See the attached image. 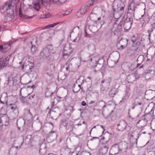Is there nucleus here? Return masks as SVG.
Instances as JSON below:
<instances>
[{"label": "nucleus", "mask_w": 155, "mask_h": 155, "mask_svg": "<svg viewBox=\"0 0 155 155\" xmlns=\"http://www.w3.org/2000/svg\"><path fill=\"white\" fill-rule=\"evenodd\" d=\"M111 79L110 78L104 79L101 81V90L103 91H106L108 90L110 86Z\"/></svg>", "instance_id": "nucleus-6"}, {"label": "nucleus", "mask_w": 155, "mask_h": 155, "mask_svg": "<svg viewBox=\"0 0 155 155\" xmlns=\"http://www.w3.org/2000/svg\"><path fill=\"white\" fill-rule=\"evenodd\" d=\"M57 136V134L56 132L54 131H52V130L49 133L48 135V137H55Z\"/></svg>", "instance_id": "nucleus-38"}, {"label": "nucleus", "mask_w": 155, "mask_h": 155, "mask_svg": "<svg viewBox=\"0 0 155 155\" xmlns=\"http://www.w3.org/2000/svg\"><path fill=\"white\" fill-rule=\"evenodd\" d=\"M28 104H31L35 102L37 100V97L35 94H28L27 97Z\"/></svg>", "instance_id": "nucleus-16"}, {"label": "nucleus", "mask_w": 155, "mask_h": 155, "mask_svg": "<svg viewBox=\"0 0 155 155\" xmlns=\"http://www.w3.org/2000/svg\"><path fill=\"white\" fill-rule=\"evenodd\" d=\"M117 47L118 50H121L125 48L126 47L118 43L117 44Z\"/></svg>", "instance_id": "nucleus-45"}, {"label": "nucleus", "mask_w": 155, "mask_h": 155, "mask_svg": "<svg viewBox=\"0 0 155 155\" xmlns=\"http://www.w3.org/2000/svg\"><path fill=\"white\" fill-rule=\"evenodd\" d=\"M60 23L59 22H57L54 23L52 24L48 25L49 28H52L57 25L59 24Z\"/></svg>", "instance_id": "nucleus-52"}, {"label": "nucleus", "mask_w": 155, "mask_h": 155, "mask_svg": "<svg viewBox=\"0 0 155 155\" xmlns=\"http://www.w3.org/2000/svg\"><path fill=\"white\" fill-rule=\"evenodd\" d=\"M97 103L94 101H91L90 102L87 103L86 106L88 107H91L95 106Z\"/></svg>", "instance_id": "nucleus-35"}, {"label": "nucleus", "mask_w": 155, "mask_h": 155, "mask_svg": "<svg viewBox=\"0 0 155 155\" xmlns=\"http://www.w3.org/2000/svg\"><path fill=\"white\" fill-rule=\"evenodd\" d=\"M65 0H49V1H51L52 2L56 4L58 1L60 3H63L64 2Z\"/></svg>", "instance_id": "nucleus-50"}, {"label": "nucleus", "mask_w": 155, "mask_h": 155, "mask_svg": "<svg viewBox=\"0 0 155 155\" xmlns=\"http://www.w3.org/2000/svg\"><path fill=\"white\" fill-rule=\"evenodd\" d=\"M90 6L88 5H85L84 6H82L77 14H78L80 13L81 15L84 14L87 12H89L90 10Z\"/></svg>", "instance_id": "nucleus-13"}, {"label": "nucleus", "mask_w": 155, "mask_h": 155, "mask_svg": "<svg viewBox=\"0 0 155 155\" xmlns=\"http://www.w3.org/2000/svg\"><path fill=\"white\" fill-rule=\"evenodd\" d=\"M0 126H6L9 124V118L6 115L4 114L0 115Z\"/></svg>", "instance_id": "nucleus-10"}, {"label": "nucleus", "mask_w": 155, "mask_h": 155, "mask_svg": "<svg viewBox=\"0 0 155 155\" xmlns=\"http://www.w3.org/2000/svg\"><path fill=\"white\" fill-rule=\"evenodd\" d=\"M141 21L143 22L142 26L143 25H146L147 23H148L149 20V18L148 15L144 13V14L141 16V17L140 18Z\"/></svg>", "instance_id": "nucleus-17"}, {"label": "nucleus", "mask_w": 155, "mask_h": 155, "mask_svg": "<svg viewBox=\"0 0 155 155\" xmlns=\"http://www.w3.org/2000/svg\"><path fill=\"white\" fill-rule=\"evenodd\" d=\"M73 50V49L70 45H66L64 46L63 51L71 54Z\"/></svg>", "instance_id": "nucleus-26"}, {"label": "nucleus", "mask_w": 155, "mask_h": 155, "mask_svg": "<svg viewBox=\"0 0 155 155\" xmlns=\"http://www.w3.org/2000/svg\"><path fill=\"white\" fill-rule=\"evenodd\" d=\"M77 36L76 38L74 39L73 42H78L80 40L82 35V31L79 28V27H77Z\"/></svg>", "instance_id": "nucleus-19"}, {"label": "nucleus", "mask_w": 155, "mask_h": 155, "mask_svg": "<svg viewBox=\"0 0 155 155\" xmlns=\"http://www.w3.org/2000/svg\"><path fill=\"white\" fill-rule=\"evenodd\" d=\"M40 18H46L45 15L44 14H41L40 16Z\"/></svg>", "instance_id": "nucleus-60"}, {"label": "nucleus", "mask_w": 155, "mask_h": 155, "mask_svg": "<svg viewBox=\"0 0 155 155\" xmlns=\"http://www.w3.org/2000/svg\"><path fill=\"white\" fill-rule=\"evenodd\" d=\"M135 102H136V105H140L142 104V103L141 102H138V101H134Z\"/></svg>", "instance_id": "nucleus-63"}, {"label": "nucleus", "mask_w": 155, "mask_h": 155, "mask_svg": "<svg viewBox=\"0 0 155 155\" xmlns=\"http://www.w3.org/2000/svg\"><path fill=\"white\" fill-rule=\"evenodd\" d=\"M130 89L129 88H128L127 89V90L125 91V94L124 96V98L125 99H127L129 98L130 95Z\"/></svg>", "instance_id": "nucleus-37"}, {"label": "nucleus", "mask_w": 155, "mask_h": 155, "mask_svg": "<svg viewBox=\"0 0 155 155\" xmlns=\"http://www.w3.org/2000/svg\"><path fill=\"white\" fill-rule=\"evenodd\" d=\"M70 55V54L66 53V52H64L63 51L61 58L62 59H66L69 57Z\"/></svg>", "instance_id": "nucleus-36"}, {"label": "nucleus", "mask_w": 155, "mask_h": 155, "mask_svg": "<svg viewBox=\"0 0 155 155\" xmlns=\"http://www.w3.org/2000/svg\"><path fill=\"white\" fill-rule=\"evenodd\" d=\"M132 109H134L135 106H137V105H136V102H134L132 104Z\"/></svg>", "instance_id": "nucleus-59"}, {"label": "nucleus", "mask_w": 155, "mask_h": 155, "mask_svg": "<svg viewBox=\"0 0 155 155\" xmlns=\"http://www.w3.org/2000/svg\"><path fill=\"white\" fill-rule=\"evenodd\" d=\"M140 64H137L136 63L131 64L129 66V69L131 71H132L135 68H138V66H140Z\"/></svg>", "instance_id": "nucleus-31"}, {"label": "nucleus", "mask_w": 155, "mask_h": 155, "mask_svg": "<svg viewBox=\"0 0 155 155\" xmlns=\"http://www.w3.org/2000/svg\"><path fill=\"white\" fill-rule=\"evenodd\" d=\"M135 75V77L136 78V80L138 79L142 76V74H139L137 72H136L133 74Z\"/></svg>", "instance_id": "nucleus-48"}, {"label": "nucleus", "mask_w": 155, "mask_h": 155, "mask_svg": "<svg viewBox=\"0 0 155 155\" xmlns=\"http://www.w3.org/2000/svg\"><path fill=\"white\" fill-rule=\"evenodd\" d=\"M10 46V44L8 43L5 44L3 45H2L3 52L4 53L7 52Z\"/></svg>", "instance_id": "nucleus-33"}, {"label": "nucleus", "mask_w": 155, "mask_h": 155, "mask_svg": "<svg viewBox=\"0 0 155 155\" xmlns=\"http://www.w3.org/2000/svg\"><path fill=\"white\" fill-rule=\"evenodd\" d=\"M89 18L90 20L94 21L95 24L100 28L105 23V21L103 18L101 17L97 18L96 15L93 14H90Z\"/></svg>", "instance_id": "nucleus-4"}, {"label": "nucleus", "mask_w": 155, "mask_h": 155, "mask_svg": "<svg viewBox=\"0 0 155 155\" xmlns=\"http://www.w3.org/2000/svg\"><path fill=\"white\" fill-rule=\"evenodd\" d=\"M10 12H7V15L5 16V19L7 21H10L13 19V17L14 16L13 15L14 11L12 9L10 10Z\"/></svg>", "instance_id": "nucleus-23"}, {"label": "nucleus", "mask_w": 155, "mask_h": 155, "mask_svg": "<svg viewBox=\"0 0 155 155\" xmlns=\"http://www.w3.org/2000/svg\"><path fill=\"white\" fill-rule=\"evenodd\" d=\"M12 6V5L10 3L5 4L3 7V9L5 11H7L8 9H10Z\"/></svg>", "instance_id": "nucleus-40"}, {"label": "nucleus", "mask_w": 155, "mask_h": 155, "mask_svg": "<svg viewBox=\"0 0 155 155\" xmlns=\"http://www.w3.org/2000/svg\"><path fill=\"white\" fill-rule=\"evenodd\" d=\"M34 64L31 62H29L27 64H24L21 67L22 70L26 72V73L30 74L34 69Z\"/></svg>", "instance_id": "nucleus-9"}, {"label": "nucleus", "mask_w": 155, "mask_h": 155, "mask_svg": "<svg viewBox=\"0 0 155 155\" xmlns=\"http://www.w3.org/2000/svg\"><path fill=\"white\" fill-rule=\"evenodd\" d=\"M49 2L51 1H49V0H37L36 1H34L33 2V8L36 10L38 11L40 8L41 4H43L44 2Z\"/></svg>", "instance_id": "nucleus-12"}, {"label": "nucleus", "mask_w": 155, "mask_h": 155, "mask_svg": "<svg viewBox=\"0 0 155 155\" xmlns=\"http://www.w3.org/2000/svg\"><path fill=\"white\" fill-rule=\"evenodd\" d=\"M131 41L133 43H135L136 41V39L135 38V37L134 35H133L131 37Z\"/></svg>", "instance_id": "nucleus-57"}, {"label": "nucleus", "mask_w": 155, "mask_h": 155, "mask_svg": "<svg viewBox=\"0 0 155 155\" xmlns=\"http://www.w3.org/2000/svg\"><path fill=\"white\" fill-rule=\"evenodd\" d=\"M133 18L127 16L124 20L120 21L123 22L122 25L125 30H128L131 27L132 24Z\"/></svg>", "instance_id": "nucleus-5"}, {"label": "nucleus", "mask_w": 155, "mask_h": 155, "mask_svg": "<svg viewBox=\"0 0 155 155\" xmlns=\"http://www.w3.org/2000/svg\"><path fill=\"white\" fill-rule=\"evenodd\" d=\"M111 152L114 153V155L118 153L119 152V150L118 144L115 143L110 148Z\"/></svg>", "instance_id": "nucleus-20"}, {"label": "nucleus", "mask_w": 155, "mask_h": 155, "mask_svg": "<svg viewBox=\"0 0 155 155\" xmlns=\"http://www.w3.org/2000/svg\"><path fill=\"white\" fill-rule=\"evenodd\" d=\"M123 22L122 21H120L117 26L115 24L114 25L113 28H112V30L114 31V34H115V32H120L122 31Z\"/></svg>", "instance_id": "nucleus-14"}, {"label": "nucleus", "mask_w": 155, "mask_h": 155, "mask_svg": "<svg viewBox=\"0 0 155 155\" xmlns=\"http://www.w3.org/2000/svg\"><path fill=\"white\" fill-rule=\"evenodd\" d=\"M38 50V45H31L30 52L31 54H35Z\"/></svg>", "instance_id": "nucleus-30"}, {"label": "nucleus", "mask_w": 155, "mask_h": 155, "mask_svg": "<svg viewBox=\"0 0 155 155\" xmlns=\"http://www.w3.org/2000/svg\"><path fill=\"white\" fill-rule=\"evenodd\" d=\"M60 127H64L66 131H71L74 127L73 122L68 118L62 119L60 123Z\"/></svg>", "instance_id": "nucleus-3"}, {"label": "nucleus", "mask_w": 155, "mask_h": 155, "mask_svg": "<svg viewBox=\"0 0 155 155\" xmlns=\"http://www.w3.org/2000/svg\"><path fill=\"white\" fill-rule=\"evenodd\" d=\"M151 72H153L152 70H149L148 71L146 74V76H145V78H146V79H149V78H147V77L148 76H149Z\"/></svg>", "instance_id": "nucleus-54"}, {"label": "nucleus", "mask_w": 155, "mask_h": 155, "mask_svg": "<svg viewBox=\"0 0 155 155\" xmlns=\"http://www.w3.org/2000/svg\"><path fill=\"white\" fill-rule=\"evenodd\" d=\"M58 97L60 99H62V100H58V101H66V98H67V97L66 96H65L64 97H58Z\"/></svg>", "instance_id": "nucleus-56"}, {"label": "nucleus", "mask_w": 155, "mask_h": 155, "mask_svg": "<svg viewBox=\"0 0 155 155\" xmlns=\"http://www.w3.org/2000/svg\"><path fill=\"white\" fill-rule=\"evenodd\" d=\"M8 106V107H9L12 111H14L15 110L17 109V108L16 105L15 104H10Z\"/></svg>", "instance_id": "nucleus-39"}, {"label": "nucleus", "mask_w": 155, "mask_h": 155, "mask_svg": "<svg viewBox=\"0 0 155 155\" xmlns=\"http://www.w3.org/2000/svg\"><path fill=\"white\" fill-rule=\"evenodd\" d=\"M147 123V122L143 118H142L136 124L138 125V126L140 127L141 129H142L146 126Z\"/></svg>", "instance_id": "nucleus-25"}, {"label": "nucleus", "mask_w": 155, "mask_h": 155, "mask_svg": "<svg viewBox=\"0 0 155 155\" xmlns=\"http://www.w3.org/2000/svg\"><path fill=\"white\" fill-rule=\"evenodd\" d=\"M7 98L6 96L4 97L3 95H1L0 98V110L3 107L5 103H6Z\"/></svg>", "instance_id": "nucleus-24"}, {"label": "nucleus", "mask_w": 155, "mask_h": 155, "mask_svg": "<svg viewBox=\"0 0 155 155\" xmlns=\"http://www.w3.org/2000/svg\"><path fill=\"white\" fill-rule=\"evenodd\" d=\"M10 57V56H8L5 59L3 58H0V63L1 64L2 67L6 66L8 64Z\"/></svg>", "instance_id": "nucleus-21"}, {"label": "nucleus", "mask_w": 155, "mask_h": 155, "mask_svg": "<svg viewBox=\"0 0 155 155\" xmlns=\"http://www.w3.org/2000/svg\"><path fill=\"white\" fill-rule=\"evenodd\" d=\"M126 125V123L124 120L120 121L118 124L117 129L119 131H123L124 130Z\"/></svg>", "instance_id": "nucleus-18"}, {"label": "nucleus", "mask_w": 155, "mask_h": 155, "mask_svg": "<svg viewBox=\"0 0 155 155\" xmlns=\"http://www.w3.org/2000/svg\"><path fill=\"white\" fill-rule=\"evenodd\" d=\"M53 53V48L52 45L51 44L48 45L40 52L39 57L41 59H48L51 53Z\"/></svg>", "instance_id": "nucleus-2"}, {"label": "nucleus", "mask_w": 155, "mask_h": 155, "mask_svg": "<svg viewBox=\"0 0 155 155\" xmlns=\"http://www.w3.org/2000/svg\"><path fill=\"white\" fill-rule=\"evenodd\" d=\"M22 98H21V102L23 103H26L28 104V98L27 97H23L22 96Z\"/></svg>", "instance_id": "nucleus-49"}, {"label": "nucleus", "mask_w": 155, "mask_h": 155, "mask_svg": "<svg viewBox=\"0 0 155 155\" xmlns=\"http://www.w3.org/2000/svg\"><path fill=\"white\" fill-rule=\"evenodd\" d=\"M45 15V16L46 17V18H48L51 16V15L49 13H47Z\"/></svg>", "instance_id": "nucleus-61"}, {"label": "nucleus", "mask_w": 155, "mask_h": 155, "mask_svg": "<svg viewBox=\"0 0 155 155\" xmlns=\"http://www.w3.org/2000/svg\"><path fill=\"white\" fill-rule=\"evenodd\" d=\"M39 153L40 155H45L46 153V150L45 148H40L39 149Z\"/></svg>", "instance_id": "nucleus-41"}, {"label": "nucleus", "mask_w": 155, "mask_h": 155, "mask_svg": "<svg viewBox=\"0 0 155 155\" xmlns=\"http://www.w3.org/2000/svg\"><path fill=\"white\" fill-rule=\"evenodd\" d=\"M152 117L153 116L152 115L151 112H149L144 115V118H143L147 122L150 120Z\"/></svg>", "instance_id": "nucleus-29"}, {"label": "nucleus", "mask_w": 155, "mask_h": 155, "mask_svg": "<svg viewBox=\"0 0 155 155\" xmlns=\"http://www.w3.org/2000/svg\"><path fill=\"white\" fill-rule=\"evenodd\" d=\"M92 55H90L86 59H84L83 61H90V65L92 67H95L97 66V64L99 61V58L98 56L94 57L92 58Z\"/></svg>", "instance_id": "nucleus-8"}, {"label": "nucleus", "mask_w": 155, "mask_h": 155, "mask_svg": "<svg viewBox=\"0 0 155 155\" xmlns=\"http://www.w3.org/2000/svg\"><path fill=\"white\" fill-rule=\"evenodd\" d=\"M74 58H70L67 61L65 65L66 66V70L70 71H72L73 68L72 67V65L71 63H70V62L71 61V60L73 59Z\"/></svg>", "instance_id": "nucleus-22"}, {"label": "nucleus", "mask_w": 155, "mask_h": 155, "mask_svg": "<svg viewBox=\"0 0 155 155\" xmlns=\"http://www.w3.org/2000/svg\"><path fill=\"white\" fill-rule=\"evenodd\" d=\"M131 128V126L130 125H127L126 126V127L124 130H125L127 131H129L130 130Z\"/></svg>", "instance_id": "nucleus-53"}, {"label": "nucleus", "mask_w": 155, "mask_h": 155, "mask_svg": "<svg viewBox=\"0 0 155 155\" xmlns=\"http://www.w3.org/2000/svg\"><path fill=\"white\" fill-rule=\"evenodd\" d=\"M65 150L69 154H70L71 153L70 149L68 148H66L65 149Z\"/></svg>", "instance_id": "nucleus-58"}, {"label": "nucleus", "mask_w": 155, "mask_h": 155, "mask_svg": "<svg viewBox=\"0 0 155 155\" xmlns=\"http://www.w3.org/2000/svg\"><path fill=\"white\" fill-rule=\"evenodd\" d=\"M151 128L152 129V130H153V129H155V123L152 124V126L151 125Z\"/></svg>", "instance_id": "nucleus-64"}, {"label": "nucleus", "mask_w": 155, "mask_h": 155, "mask_svg": "<svg viewBox=\"0 0 155 155\" xmlns=\"http://www.w3.org/2000/svg\"><path fill=\"white\" fill-rule=\"evenodd\" d=\"M130 138V143L132 144H134L135 143H137V140L136 138H134V135L132 134L129 135V136Z\"/></svg>", "instance_id": "nucleus-34"}, {"label": "nucleus", "mask_w": 155, "mask_h": 155, "mask_svg": "<svg viewBox=\"0 0 155 155\" xmlns=\"http://www.w3.org/2000/svg\"><path fill=\"white\" fill-rule=\"evenodd\" d=\"M125 5L121 0H115L113 6L114 12V17L116 19L119 18L124 13Z\"/></svg>", "instance_id": "nucleus-1"}, {"label": "nucleus", "mask_w": 155, "mask_h": 155, "mask_svg": "<svg viewBox=\"0 0 155 155\" xmlns=\"http://www.w3.org/2000/svg\"><path fill=\"white\" fill-rule=\"evenodd\" d=\"M120 152H126L128 148L127 144L126 142H123L118 144Z\"/></svg>", "instance_id": "nucleus-15"}, {"label": "nucleus", "mask_w": 155, "mask_h": 155, "mask_svg": "<svg viewBox=\"0 0 155 155\" xmlns=\"http://www.w3.org/2000/svg\"><path fill=\"white\" fill-rule=\"evenodd\" d=\"M54 102H51V109L50 110L48 114H49L50 116L51 113V111H53L52 110H51V109L52 108L54 107Z\"/></svg>", "instance_id": "nucleus-55"}, {"label": "nucleus", "mask_w": 155, "mask_h": 155, "mask_svg": "<svg viewBox=\"0 0 155 155\" xmlns=\"http://www.w3.org/2000/svg\"><path fill=\"white\" fill-rule=\"evenodd\" d=\"M31 45H38V40L36 38H34L32 41L31 42Z\"/></svg>", "instance_id": "nucleus-44"}, {"label": "nucleus", "mask_w": 155, "mask_h": 155, "mask_svg": "<svg viewBox=\"0 0 155 155\" xmlns=\"http://www.w3.org/2000/svg\"><path fill=\"white\" fill-rule=\"evenodd\" d=\"M101 0H92L89 2V5L91 6L93 5L94 4L97 3L98 2H100Z\"/></svg>", "instance_id": "nucleus-42"}, {"label": "nucleus", "mask_w": 155, "mask_h": 155, "mask_svg": "<svg viewBox=\"0 0 155 155\" xmlns=\"http://www.w3.org/2000/svg\"><path fill=\"white\" fill-rule=\"evenodd\" d=\"M4 27L5 26L2 25L0 26V32L3 30Z\"/></svg>", "instance_id": "nucleus-62"}, {"label": "nucleus", "mask_w": 155, "mask_h": 155, "mask_svg": "<svg viewBox=\"0 0 155 155\" xmlns=\"http://www.w3.org/2000/svg\"><path fill=\"white\" fill-rule=\"evenodd\" d=\"M80 89V88H79L78 87H75L74 85V87L73 90V91L75 93H77L78 92Z\"/></svg>", "instance_id": "nucleus-51"}, {"label": "nucleus", "mask_w": 155, "mask_h": 155, "mask_svg": "<svg viewBox=\"0 0 155 155\" xmlns=\"http://www.w3.org/2000/svg\"><path fill=\"white\" fill-rule=\"evenodd\" d=\"M86 47L88 50L92 51H94V50L95 46L94 45H88Z\"/></svg>", "instance_id": "nucleus-46"}, {"label": "nucleus", "mask_w": 155, "mask_h": 155, "mask_svg": "<svg viewBox=\"0 0 155 155\" xmlns=\"http://www.w3.org/2000/svg\"><path fill=\"white\" fill-rule=\"evenodd\" d=\"M117 93V92L116 91L115 89H111L110 93L109 94L111 96L113 97Z\"/></svg>", "instance_id": "nucleus-47"}, {"label": "nucleus", "mask_w": 155, "mask_h": 155, "mask_svg": "<svg viewBox=\"0 0 155 155\" xmlns=\"http://www.w3.org/2000/svg\"><path fill=\"white\" fill-rule=\"evenodd\" d=\"M155 28L154 27H152L148 31V33L149 34L148 37V39L150 40V39L151 33L153 31Z\"/></svg>", "instance_id": "nucleus-43"}, {"label": "nucleus", "mask_w": 155, "mask_h": 155, "mask_svg": "<svg viewBox=\"0 0 155 155\" xmlns=\"http://www.w3.org/2000/svg\"><path fill=\"white\" fill-rule=\"evenodd\" d=\"M136 7V5L134 3L132 2L130 3L128 7L127 16L130 17H134V13Z\"/></svg>", "instance_id": "nucleus-7"}, {"label": "nucleus", "mask_w": 155, "mask_h": 155, "mask_svg": "<svg viewBox=\"0 0 155 155\" xmlns=\"http://www.w3.org/2000/svg\"><path fill=\"white\" fill-rule=\"evenodd\" d=\"M108 147V145H107L101 148L99 150L100 154L101 155L105 154L107 151Z\"/></svg>", "instance_id": "nucleus-27"}, {"label": "nucleus", "mask_w": 155, "mask_h": 155, "mask_svg": "<svg viewBox=\"0 0 155 155\" xmlns=\"http://www.w3.org/2000/svg\"><path fill=\"white\" fill-rule=\"evenodd\" d=\"M127 80L128 83H132L136 80L135 75L133 74L128 75L127 77Z\"/></svg>", "instance_id": "nucleus-28"}, {"label": "nucleus", "mask_w": 155, "mask_h": 155, "mask_svg": "<svg viewBox=\"0 0 155 155\" xmlns=\"http://www.w3.org/2000/svg\"><path fill=\"white\" fill-rule=\"evenodd\" d=\"M128 42V40L127 39H121L118 43L126 47L127 45Z\"/></svg>", "instance_id": "nucleus-32"}, {"label": "nucleus", "mask_w": 155, "mask_h": 155, "mask_svg": "<svg viewBox=\"0 0 155 155\" xmlns=\"http://www.w3.org/2000/svg\"><path fill=\"white\" fill-rule=\"evenodd\" d=\"M97 106L101 108L102 114L104 116L106 117L108 116L110 113H107V112L105 111L106 108V103L104 101H99L97 104Z\"/></svg>", "instance_id": "nucleus-11"}]
</instances>
